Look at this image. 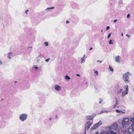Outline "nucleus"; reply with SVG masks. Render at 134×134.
Wrapping results in <instances>:
<instances>
[{
    "mask_svg": "<svg viewBox=\"0 0 134 134\" xmlns=\"http://www.w3.org/2000/svg\"><path fill=\"white\" fill-rule=\"evenodd\" d=\"M120 57L119 55L116 56L115 57V61L117 62H120Z\"/></svg>",
    "mask_w": 134,
    "mask_h": 134,
    "instance_id": "nucleus-11",
    "label": "nucleus"
},
{
    "mask_svg": "<svg viewBox=\"0 0 134 134\" xmlns=\"http://www.w3.org/2000/svg\"><path fill=\"white\" fill-rule=\"evenodd\" d=\"M126 36H127L129 38H130V36L128 34H126Z\"/></svg>",
    "mask_w": 134,
    "mask_h": 134,
    "instance_id": "nucleus-34",
    "label": "nucleus"
},
{
    "mask_svg": "<svg viewBox=\"0 0 134 134\" xmlns=\"http://www.w3.org/2000/svg\"><path fill=\"white\" fill-rule=\"evenodd\" d=\"M122 91V89L121 88H119L117 90L118 92L119 93H120Z\"/></svg>",
    "mask_w": 134,
    "mask_h": 134,
    "instance_id": "nucleus-20",
    "label": "nucleus"
},
{
    "mask_svg": "<svg viewBox=\"0 0 134 134\" xmlns=\"http://www.w3.org/2000/svg\"><path fill=\"white\" fill-rule=\"evenodd\" d=\"M76 75L77 76H80V74H77Z\"/></svg>",
    "mask_w": 134,
    "mask_h": 134,
    "instance_id": "nucleus-43",
    "label": "nucleus"
},
{
    "mask_svg": "<svg viewBox=\"0 0 134 134\" xmlns=\"http://www.w3.org/2000/svg\"><path fill=\"white\" fill-rule=\"evenodd\" d=\"M134 132L130 128H128L127 130V131L126 132V133L127 134H133V132Z\"/></svg>",
    "mask_w": 134,
    "mask_h": 134,
    "instance_id": "nucleus-9",
    "label": "nucleus"
},
{
    "mask_svg": "<svg viewBox=\"0 0 134 134\" xmlns=\"http://www.w3.org/2000/svg\"><path fill=\"white\" fill-rule=\"evenodd\" d=\"M109 69L112 73L113 72L114 70L113 69L110 65H109Z\"/></svg>",
    "mask_w": 134,
    "mask_h": 134,
    "instance_id": "nucleus-19",
    "label": "nucleus"
},
{
    "mask_svg": "<svg viewBox=\"0 0 134 134\" xmlns=\"http://www.w3.org/2000/svg\"><path fill=\"white\" fill-rule=\"evenodd\" d=\"M111 134H117V133L111 130L110 131H109Z\"/></svg>",
    "mask_w": 134,
    "mask_h": 134,
    "instance_id": "nucleus-24",
    "label": "nucleus"
},
{
    "mask_svg": "<svg viewBox=\"0 0 134 134\" xmlns=\"http://www.w3.org/2000/svg\"><path fill=\"white\" fill-rule=\"evenodd\" d=\"M116 111L117 113H125V110L124 109H123L122 110H121L116 109Z\"/></svg>",
    "mask_w": 134,
    "mask_h": 134,
    "instance_id": "nucleus-14",
    "label": "nucleus"
},
{
    "mask_svg": "<svg viewBox=\"0 0 134 134\" xmlns=\"http://www.w3.org/2000/svg\"><path fill=\"white\" fill-rule=\"evenodd\" d=\"M92 49H93L92 48V47H91V48H90V49H89V50H91Z\"/></svg>",
    "mask_w": 134,
    "mask_h": 134,
    "instance_id": "nucleus-44",
    "label": "nucleus"
},
{
    "mask_svg": "<svg viewBox=\"0 0 134 134\" xmlns=\"http://www.w3.org/2000/svg\"><path fill=\"white\" fill-rule=\"evenodd\" d=\"M84 134H86V131H85V132Z\"/></svg>",
    "mask_w": 134,
    "mask_h": 134,
    "instance_id": "nucleus-47",
    "label": "nucleus"
},
{
    "mask_svg": "<svg viewBox=\"0 0 134 134\" xmlns=\"http://www.w3.org/2000/svg\"><path fill=\"white\" fill-rule=\"evenodd\" d=\"M130 14H128L127 15V18H130Z\"/></svg>",
    "mask_w": 134,
    "mask_h": 134,
    "instance_id": "nucleus-33",
    "label": "nucleus"
},
{
    "mask_svg": "<svg viewBox=\"0 0 134 134\" xmlns=\"http://www.w3.org/2000/svg\"><path fill=\"white\" fill-rule=\"evenodd\" d=\"M97 62H100V63H102V61L97 60Z\"/></svg>",
    "mask_w": 134,
    "mask_h": 134,
    "instance_id": "nucleus-41",
    "label": "nucleus"
},
{
    "mask_svg": "<svg viewBox=\"0 0 134 134\" xmlns=\"http://www.w3.org/2000/svg\"><path fill=\"white\" fill-rule=\"evenodd\" d=\"M102 124V122L101 121H99L98 122L94 124L93 126L92 127V129H95L99 127L100 125H101Z\"/></svg>",
    "mask_w": 134,
    "mask_h": 134,
    "instance_id": "nucleus-7",
    "label": "nucleus"
},
{
    "mask_svg": "<svg viewBox=\"0 0 134 134\" xmlns=\"http://www.w3.org/2000/svg\"><path fill=\"white\" fill-rule=\"evenodd\" d=\"M129 75L131 76L132 75L129 72H127L123 74L122 78L125 83L130 82V81L129 80Z\"/></svg>",
    "mask_w": 134,
    "mask_h": 134,
    "instance_id": "nucleus-1",
    "label": "nucleus"
},
{
    "mask_svg": "<svg viewBox=\"0 0 134 134\" xmlns=\"http://www.w3.org/2000/svg\"><path fill=\"white\" fill-rule=\"evenodd\" d=\"M44 44L46 46H48V42H45L44 43Z\"/></svg>",
    "mask_w": 134,
    "mask_h": 134,
    "instance_id": "nucleus-25",
    "label": "nucleus"
},
{
    "mask_svg": "<svg viewBox=\"0 0 134 134\" xmlns=\"http://www.w3.org/2000/svg\"><path fill=\"white\" fill-rule=\"evenodd\" d=\"M34 68L36 69V70H38V67H36V66H34Z\"/></svg>",
    "mask_w": 134,
    "mask_h": 134,
    "instance_id": "nucleus-32",
    "label": "nucleus"
},
{
    "mask_svg": "<svg viewBox=\"0 0 134 134\" xmlns=\"http://www.w3.org/2000/svg\"><path fill=\"white\" fill-rule=\"evenodd\" d=\"M108 111H107L106 110H102L101 111V112L100 113V114L102 113H104V112H106V113H107L108 112Z\"/></svg>",
    "mask_w": 134,
    "mask_h": 134,
    "instance_id": "nucleus-26",
    "label": "nucleus"
},
{
    "mask_svg": "<svg viewBox=\"0 0 134 134\" xmlns=\"http://www.w3.org/2000/svg\"><path fill=\"white\" fill-rule=\"evenodd\" d=\"M132 129L133 131L134 132V123L132 124L131 125Z\"/></svg>",
    "mask_w": 134,
    "mask_h": 134,
    "instance_id": "nucleus-21",
    "label": "nucleus"
},
{
    "mask_svg": "<svg viewBox=\"0 0 134 134\" xmlns=\"http://www.w3.org/2000/svg\"><path fill=\"white\" fill-rule=\"evenodd\" d=\"M130 121H131V122H133V123H134V118H131V119Z\"/></svg>",
    "mask_w": 134,
    "mask_h": 134,
    "instance_id": "nucleus-23",
    "label": "nucleus"
},
{
    "mask_svg": "<svg viewBox=\"0 0 134 134\" xmlns=\"http://www.w3.org/2000/svg\"><path fill=\"white\" fill-rule=\"evenodd\" d=\"M14 56V55L12 52H9L8 54L7 57L8 58L11 59Z\"/></svg>",
    "mask_w": 134,
    "mask_h": 134,
    "instance_id": "nucleus-12",
    "label": "nucleus"
},
{
    "mask_svg": "<svg viewBox=\"0 0 134 134\" xmlns=\"http://www.w3.org/2000/svg\"><path fill=\"white\" fill-rule=\"evenodd\" d=\"M117 19H115L114 21V22L115 23L117 22Z\"/></svg>",
    "mask_w": 134,
    "mask_h": 134,
    "instance_id": "nucleus-39",
    "label": "nucleus"
},
{
    "mask_svg": "<svg viewBox=\"0 0 134 134\" xmlns=\"http://www.w3.org/2000/svg\"><path fill=\"white\" fill-rule=\"evenodd\" d=\"M109 44H113V42H112V41L111 40H110L109 42Z\"/></svg>",
    "mask_w": 134,
    "mask_h": 134,
    "instance_id": "nucleus-30",
    "label": "nucleus"
},
{
    "mask_svg": "<svg viewBox=\"0 0 134 134\" xmlns=\"http://www.w3.org/2000/svg\"><path fill=\"white\" fill-rule=\"evenodd\" d=\"M94 74L98 76V72L97 71H94Z\"/></svg>",
    "mask_w": 134,
    "mask_h": 134,
    "instance_id": "nucleus-27",
    "label": "nucleus"
},
{
    "mask_svg": "<svg viewBox=\"0 0 134 134\" xmlns=\"http://www.w3.org/2000/svg\"><path fill=\"white\" fill-rule=\"evenodd\" d=\"M118 102V100L117 98L115 99V100L113 102V103H114V104L113 105V108H115Z\"/></svg>",
    "mask_w": 134,
    "mask_h": 134,
    "instance_id": "nucleus-13",
    "label": "nucleus"
},
{
    "mask_svg": "<svg viewBox=\"0 0 134 134\" xmlns=\"http://www.w3.org/2000/svg\"><path fill=\"white\" fill-rule=\"evenodd\" d=\"M110 28V27L109 26H107V27H106V30H108V29H109Z\"/></svg>",
    "mask_w": 134,
    "mask_h": 134,
    "instance_id": "nucleus-37",
    "label": "nucleus"
},
{
    "mask_svg": "<svg viewBox=\"0 0 134 134\" xmlns=\"http://www.w3.org/2000/svg\"><path fill=\"white\" fill-rule=\"evenodd\" d=\"M125 90L122 92V97L124 96L125 95L127 94L128 93L129 91L128 86L127 85H125Z\"/></svg>",
    "mask_w": 134,
    "mask_h": 134,
    "instance_id": "nucleus-6",
    "label": "nucleus"
},
{
    "mask_svg": "<svg viewBox=\"0 0 134 134\" xmlns=\"http://www.w3.org/2000/svg\"><path fill=\"white\" fill-rule=\"evenodd\" d=\"M2 62L1 60H0V65H2Z\"/></svg>",
    "mask_w": 134,
    "mask_h": 134,
    "instance_id": "nucleus-40",
    "label": "nucleus"
},
{
    "mask_svg": "<svg viewBox=\"0 0 134 134\" xmlns=\"http://www.w3.org/2000/svg\"><path fill=\"white\" fill-rule=\"evenodd\" d=\"M122 124L125 127H127L131 124V121L128 118H124L122 121Z\"/></svg>",
    "mask_w": 134,
    "mask_h": 134,
    "instance_id": "nucleus-2",
    "label": "nucleus"
},
{
    "mask_svg": "<svg viewBox=\"0 0 134 134\" xmlns=\"http://www.w3.org/2000/svg\"><path fill=\"white\" fill-rule=\"evenodd\" d=\"M118 126V124L116 123L113 124L111 126L106 127V129L109 131L111 130H115L117 129Z\"/></svg>",
    "mask_w": 134,
    "mask_h": 134,
    "instance_id": "nucleus-3",
    "label": "nucleus"
},
{
    "mask_svg": "<svg viewBox=\"0 0 134 134\" xmlns=\"http://www.w3.org/2000/svg\"><path fill=\"white\" fill-rule=\"evenodd\" d=\"M32 48V47H28V48L29 49V48Z\"/></svg>",
    "mask_w": 134,
    "mask_h": 134,
    "instance_id": "nucleus-45",
    "label": "nucleus"
},
{
    "mask_svg": "<svg viewBox=\"0 0 134 134\" xmlns=\"http://www.w3.org/2000/svg\"><path fill=\"white\" fill-rule=\"evenodd\" d=\"M54 88L56 91H59L62 89L60 86L57 85H56L54 86Z\"/></svg>",
    "mask_w": 134,
    "mask_h": 134,
    "instance_id": "nucleus-8",
    "label": "nucleus"
},
{
    "mask_svg": "<svg viewBox=\"0 0 134 134\" xmlns=\"http://www.w3.org/2000/svg\"><path fill=\"white\" fill-rule=\"evenodd\" d=\"M123 4V1L122 0H120L119 1V5H122Z\"/></svg>",
    "mask_w": 134,
    "mask_h": 134,
    "instance_id": "nucleus-22",
    "label": "nucleus"
},
{
    "mask_svg": "<svg viewBox=\"0 0 134 134\" xmlns=\"http://www.w3.org/2000/svg\"><path fill=\"white\" fill-rule=\"evenodd\" d=\"M98 132H97L96 133V134H98ZM100 134H110V133L107 131H103L101 132Z\"/></svg>",
    "mask_w": 134,
    "mask_h": 134,
    "instance_id": "nucleus-16",
    "label": "nucleus"
},
{
    "mask_svg": "<svg viewBox=\"0 0 134 134\" xmlns=\"http://www.w3.org/2000/svg\"><path fill=\"white\" fill-rule=\"evenodd\" d=\"M50 59L49 58H48L47 59H46L45 60L47 62H48L49 60Z\"/></svg>",
    "mask_w": 134,
    "mask_h": 134,
    "instance_id": "nucleus-35",
    "label": "nucleus"
},
{
    "mask_svg": "<svg viewBox=\"0 0 134 134\" xmlns=\"http://www.w3.org/2000/svg\"><path fill=\"white\" fill-rule=\"evenodd\" d=\"M52 119V118L51 117H50L49 118V120L50 121Z\"/></svg>",
    "mask_w": 134,
    "mask_h": 134,
    "instance_id": "nucleus-38",
    "label": "nucleus"
},
{
    "mask_svg": "<svg viewBox=\"0 0 134 134\" xmlns=\"http://www.w3.org/2000/svg\"><path fill=\"white\" fill-rule=\"evenodd\" d=\"M65 79L67 81H68L70 79V78L67 75H66L65 77Z\"/></svg>",
    "mask_w": 134,
    "mask_h": 134,
    "instance_id": "nucleus-18",
    "label": "nucleus"
},
{
    "mask_svg": "<svg viewBox=\"0 0 134 134\" xmlns=\"http://www.w3.org/2000/svg\"><path fill=\"white\" fill-rule=\"evenodd\" d=\"M111 33H110L109 34H108V38H109L111 36Z\"/></svg>",
    "mask_w": 134,
    "mask_h": 134,
    "instance_id": "nucleus-29",
    "label": "nucleus"
},
{
    "mask_svg": "<svg viewBox=\"0 0 134 134\" xmlns=\"http://www.w3.org/2000/svg\"><path fill=\"white\" fill-rule=\"evenodd\" d=\"M69 23V21H68V20H67V21H66V24H68V23Z\"/></svg>",
    "mask_w": 134,
    "mask_h": 134,
    "instance_id": "nucleus-42",
    "label": "nucleus"
},
{
    "mask_svg": "<svg viewBox=\"0 0 134 134\" xmlns=\"http://www.w3.org/2000/svg\"><path fill=\"white\" fill-rule=\"evenodd\" d=\"M28 115L26 113H22L19 115V119L20 121L23 122L27 119Z\"/></svg>",
    "mask_w": 134,
    "mask_h": 134,
    "instance_id": "nucleus-4",
    "label": "nucleus"
},
{
    "mask_svg": "<svg viewBox=\"0 0 134 134\" xmlns=\"http://www.w3.org/2000/svg\"><path fill=\"white\" fill-rule=\"evenodd\" d=\"M86 57H85V55H84L83 57L81 58V60L80 61V63L82 64L84 63L85 62V60L86 58Z\"/></svg>",
    "mask_w": 134,
    "mask_h": 134,
    "instance_id": "nucleus-10",
    "label": "nucleus"
},
{
    "mask_svg": "<svg viewBox=\"0 0 134 134\" xmlns=\"http://www.w3.org/2000/svg\"><path fill=\"white\" fill-rule=\"evenodd\" d=\"M29 11V10H25V13L26 14H27L28 13V12Z\"/></svg>",
    "mask_w": 134,
    "mask_h": 134,
    "instance_id": "nucleus-36",
    "label": "nucleus"
},
{
    "mask_svg": "<svg viewBox=\"0 0 134 134\" xmlns=\"http://www.w3.org/2000/svg\"><path fill=\"white\" fill-rule=\"evenodd\" d=\"M54 7H52L48 8H46V10H47V11H48V10H50L49 11H51L52 10V9H54Z\"/></svg>",
    "mask_w": 134,
    "mask_h": 134,
    "instance_id": "nucleus-17",
    "label": "nucleus"
},
{
    "mask_svg": "<svg viewBox=\"0 0 134 134\" xmlns=\"http://www.w3.org/2000/svg\"><path fill=\"white\" fill-rule=\"evenodd\" d=\"M123 33H121V36H123Z\"/></svg>",
    "mask_w": 134,
    "mask_h": 134,
    "instance_id": "nucleus-46",
    "label": "nucleus"
},
{
    "mask_svg": "<svg viewBox=\"0 0 134 134\" xmlns=\"http://www.w3.org/2000/svg\"><path fill=\"white\" fill-rule=\"evenodd\" d=\"M93 118V117L92 116H87L86 117V119L87 120H92Z\"/></svg>",
    "mask_w": 134,
    "mask_h": 134,
    "instance_id": "nucleus-15",
    "label": "nucleus"
},
{
    "mask_svg": "<svg viewBox=\"0 0 134 134\" xmlns=\"http://www.w3.org/2000/svg\"><path fill=\"white\" fill-rule=\"evenodd\" d=\"M92 124L93 121H88L86 122L85 126V130H88Z\"/></svg>",
    "mask_w": 134,
    "mask_h": 134,
    "instance_id": "nucleus-5",
    "label": "nucleus"
},
{
    "mask_svg": "<svg viewBox=\"0 0 134 134\" xmlns=\"http://www.w3.org/2000/svg\"><path fill=\"white\" fill-rule=\"evenodd\" d=\"M103 101V99L101 98L99 99V103L100 104Z\"/></svg>",
    "mask_w": 134,
    "mask_h": 134,
    "instance_id": "nucleus-28",
    "label": "nucleus"
},
{
    "mask_svg": "<svg viewBox=\"0 0 134 134\" xmlns=\"http://www.w3.org/2000/svg\"><path fill=\"white\" fill-rule=\"evenodd\" d=\"M58 116L57 115H56L55 116V119L56 120H58Z\"/></svg>",
    "mask_w": 134,
    "mask_h": 134,
    "instance_id": "nucleus-31",
    "label": "nucleus"
}]
</instances>
